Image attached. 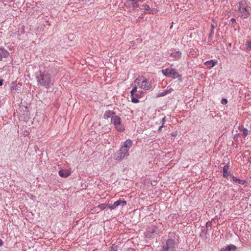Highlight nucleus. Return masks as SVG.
Returning a JSON list of instances; mask_svg holds the SVG:
<instances>
[{"mask_svg": "<svg viewBox=\"0 0 251 251\" xmlns=\"http://www.w3.org/2000/svg\"><path fill=\"white\" fill-rule=\"evenodd\" d=\"M134 82L136 84V86H138L141 89L149 90L151 88V83L144 76L138 77Z\"/></svg>", "mask_w": 251, "mask_h": 251, "instance_id": "nucleus-1", "label": "nucleus"}, {"mask_svg": "<svg viewBox=\"0 0 251 251\" xmlns=\"http://www.w3.org/2000/svg\"><path fill=\"white\" fill-rule=\"evenodd\" d=\"M250 8V6L245 1H241L239 3V16L243 19L248 18L250 14L249 12Z\"/></svg>", "mask_w": 251, "mask_h": 251, "instance_id": "nucleus-2", "label": "nucleus"}, {"mask_svg": "<svg viewBox=\"0 0 251 251\" xmlns=\"http://www.w3.org/2000/svg\"><path fill=\"white\" fill-rule=\"evenodd\" d=\"M145 92L142 90H137V86H135L130 92V96L132 102L136 103L139 102L138 99L143 97Z\"/></svg>", "mask_w": 251, "mask_h": 251, "instance_id": "nucleus-3", "label": "nucleus"}, {"mask_svg": "<svg viewBox=\"0 0 251 251\" xmlns=\"http://www.w3.org/2000/svg\"><path fill=\"white\" fill-rule=\"evenodd\" d=\"M51 77L50 74L48 73L41 74L37 77V81L41 85L47 88L49 87L50 83Z\"/></svg>", "mask_w": 251, "mask_h": 251, "instance_id": "nucleus-4", "label": "nucleus"}, {"mask_svg": "<svg viewBox=\"0 0 251 251\" xmlns=\"http://www.w3.org/2000/svg\"><path fill=\"white\" fill-rule=\"evenodd\" d=\"M162 74L167 77H170L174 79L176 78H179L181 77V75L179 74V73L176 71L175 69H173L171 68H167L166 69H163L162 70ZM179 80L181 81V78H180Z\"/></svg>", "mask_w": 251, "mask_h": 251, "instance_id": "nucleus-5", "label": "nucleus"}, {"mask_svg": "<svg viewBox=\"0 0 251 251\" xmlns=\"http://www.w3.org/2000/svg\"><path fill=\"white\" fill-rule=\"evenodd\" d=\"M111 123L115 126V128L119 131L122 132L124 130V127L121 124V119L116 115L112 116Z\"/></svg>", "mask_w": 251, "mask_h": 251, "instance_id": "nucleus-6", "label": "nucleus"}, {"mask_svg": "<svg viewBox=\"0 0 251 251\" xmlns=\"http://www.w3.org/2000/svg\"><path fill=\"white\" fill-rule=\"evenodd\" d=\"M175 243L174 240L169 239L162 246L161 251H175Z\"/></svg>", "mask_w": 251, "mask_h": 251, "instance_id": "nucleus-7", "label": "nucleus"}, {"mask_svg": "<svg viewBox=\"0 0 251 251\" xmlns=\"http://www.w3.org/2000/svg\"><path fill=\"white\" fill-rule=\"evenodd\" d=\"M128 152L123 150V149L120 148L118 152L115 154L114 158L117 160H121L126 156L128 155Z\"/></svg>", "mask_w": 251, "mask_h": 251, "instance_id": "nucleus-8", "label": "nucleus"}, {"mask_svg": "<svg viewBox=\"0 0 251 251\" xmlns=\"http://www.w3.org/2000/svg\"><path fill=\"white\" fill-rule=\"evenodd\" d=\"M126 201L119 200L117 201H115L113 205L108 204L107 207L111 210H113L115 209L119 206H125L126 205Z\"/></svg>", "mask_w": 251, "mask_h": 251, "instance_id": "nucleus-9", "label": "nucleus"}, {"mask_svg": "<svg viewBox=\"0 0 251 251\" xmlns=\"http://www.w3.org/2000/svg\"><path fill=\"white\" fill-rule=\"evenodd\" d=\"M142 1L141 0H127L126 3L130 8L133 9L139 6V2Z\"/></svg>", "mask_w": 251, "mask_h": 251, "instance_id": "nucleus-10", "label": "nucleus"}, {"mask_svg": "<svg viewBox=\"0 0 251 251\" xmlns=\"http://www.w3.org/2000/svg\"><path fill=\"white\" fill-rule=\"evenodd\" d=\"M132 142L130 139H127L122 145L121 147V148L123 149V150H125L127 152H128V151L130 147L132 146Z\"/></svg>", "mask_w": 251, "mask_h": 251, "instance_id": "nucleus-11", "label": "nucleus"}, {"mask_svg": "<svg viewBox=\"0 0 251 251\" xmlns=\"http://www.w3.org/2000/svg\"><path fill=\"white\" fill-rule=\"evenodd\" d=\"M170 56L174 58L175 60H179L181 57V52L179 51H175L171 53Z\"/></svg>", "mask_w": 251, "mask_h": 251, "instance_id": "nucleus-12", "label": "nucleus"}, {"mask_svg": "<svg viewBox=\"0 0 251 251\" xmlns=\"http://www.w3.org/2000/svg\"><path fill=\"white\" fill-rule=\"evenodd\" d=\"M143 8H142V10H144L145 11H148V13L149 14H153L156 13L157 11L155 9H151L150 6L148 4H143Z\"/></svg>", "mask_w": 251, "mask_h": 251, "instance_id": "nucleus-13", "label": "nucleus"}, {"mask_svg": "<svg viewBox=\"0 0 251 251\" xmlns=\"http://www.w3.org/2000/svg\"><path fill=\"white\" fill-rule=\"evenodd\" d=\"M58 174L61 177H67L70 175L71 173L68 170H60Z\"/></svg>", "mask_w": 251, "mask_h": 251, "instance_id": "nucleus-14", "label": "nucleus"}, {"mask_svg": "<svg viewBox=\"0 0 251 251\" xmlns=\"http://www.w3.org/2000/svg\"><path fill=\"white\" fill-rule=\"evenodd\" d=\"M9 55V52L3 48H0V61L2 57H7Z\"/></svg>", "mask_w": 251, "mask_h": 251, "instance_id": "nucleus-15", "label": "nucleus"}, {"mask_svg": "<svg viewBox=\"0 0 251 251\" xmlns=\"http://www.w3.org/2000/svg\"><path fill=\"white\" fill-rule=\"evenodd\" d=\"M236 247L234 245H229L226 247L222 248L220 251H231L232 250L235 251Z\"/></svg>", "mask_w": 251, "mask_h": 251, "instance_id": "nucleus-16", "label": "nucleus"}, {"mask_svg": "<svg viewBox=\"0 0 251 251\" xmlns=\"http://www.w3.org/2000/svg\"><path fill=\"white\" fill-rule=\"evenodd\" d=\"M217 63V61L211 60L210 61L205 62L204 64L208 68L210 69L213 67Z\"/></svg>", "mask_w": 251, "mask_h": 251, "instance_id": "nucleus-17", "label": "nucleus"}, {"mask_svg": "<svg viewBox=\"0 0 251 251\" xmlns=\"http://www.w3.org/2000/svg\"><path fill=\"white\" fill-rule=\"evenodd\" d=\"M228 165H225L223 168V176L224 177H227L229 175V172L228 171Z\"/></svg>", "mask_w": 251, "mask_h": 251, "instance_id": "nucleus-18", "label": "nucleus"}, {"mask_svg": "<svg viewBox=\"0 0 251 251\" xmlns=\"http://www.w3.org/2000/svg\"><path fill=\"white\" fill-rule=\"evenodd\" d=\"M113 114H114L113 112L110 110H107L104 113L103 117L105 119H107L111 117H112L113 116Z\"/></svg>", "mask_w": 251, "mask_h": 251, "instance_id": "nucleus-19", "label": "nucleus"}, {"mask_svg": "<svg viewBox=\"0 0 251 251\" xmlns=\"http://www.w3.org/2000/svg\"><path fill=\"white\" fill-rule=\"evenodd\" d=\"M245 47L247 50H251V41H247L246 42Z\"/></svg>", "mask_w": 251, "mask_h": 251, "instance_id": "nucleus-20", "label": "nucleus"}, {"mask_svg": "<svg viewBox=\"0 0 251 251\" xmlns=\"http://www.w3.org/2000/svg\"><path fill=\"white\" fill-rule=\"evenodd\" d=\"M233 181L236 182H238L239 184H243L244 181L239 179L235 177H233Z\"/></svg>", "mask_w": 251, "mask_h": 251, "instance_id": "nucleus-21", "label": "nucleus"}, {"mask_svg": "<svg viewBox=\"0 0 251 251\" xmlns=\"http://www.w3.org/2000/svg\"><path fill=\"white\" fill-rule=\"evenodd\" d=\"M162 121V125L159 127V129H158L159 130H161L162 127L164 126V124L165 122H166V117H165L163 118Z\"/></svg>", "mask_w": 251, "mask_h": 251, "instance_id": "nucleus-22", "label": "nucleus"}, {"mask_svg": "<svg viewBox=\"0 0 251 251\" xmlns=\"http://www.w3.org/2000/svg\"><path fill=\"white\" fill-rule=\"evenodd\" d=\"M108 205H106L105 204H100L99 206H98V207L100 208L102 210H103L104 209L106 206H107Z\"/></svg>", "mask_w": 251, "mask_h": 251, "instance_id": "nucleus-23", "label": "nucleus"}, {"mask_svg": "<svg viewBox=\"0 0 251 251\" xmlns=\"http://www.w3.org/2000/svg\"><path fill=\"white\" fill-rule=\"evenodd\" d=\"M243 133L245 137L247 136L248 134V130L247 128H244L243 130Z\"/></svg>", "mask_w": 251, "mask_h": 251, "instance_id": "nucleus-24", "label": "nucleus"}, {"mask_svg": "<svg viewBox=\"0 0 251 251\" xmlns=\"http://www.w3.org/2000/svg\"><path fill=\"white\" fill-rule=\"evenodd\" d=\"M167 94V92H166V91H164V92H162L161 93L158 94L157 95V97H159L164 96Z\"/></svg>", "mask_w": 251, "mask_h": 251, "instance_id": "nucleus-25", "label": "nucleus"}, {"mask_svg": "<svg viewBox=\"0 0 251 251\" xmlns=\"http://www.w3.org/2000/svg\"><path fill=\"white\" fill-rule=\"evenodd\" d=\"M227 102V100L226 99H223L221 100V103L223 104H226Z\"/></svg>", "mask_w": 251, "mask_h": 251, "instance_id": "nucleus-26", "label": "nucleus"}, {"mask_svg": "<svg viewBox=\"0 0 251 251\" xmlns=\"http://www.w3.org/2000/svg\"><path fill=\"white\" fill-rule=\"evenodd\" d=\"M174 91V89L173 88H170L169 89L167 90V91H165L166 92H167V94L171 93Z\"/></svg>", "mask_w": 251, "mask_h": 251, "instance_id": "nucleus-27", "label": "nucleus"}, {"mask_svg": "<svg viewBox=\"0 0 251 251\" xmlns=\"http://www.w3.org/2000/svg\"><path fill=\"white\" fill-rule=\"evenodd\" d=\"M176 135H177V132H173V133H171V136H172L175 137V136H176Z\"/></svg>", "mask_w": 251, "mask_h": 251, "instance_id": "nucleus-28", "label": "nucleus"}, {"mask_svg": "<svg viewBox=\"0 0 251 251\" xmlns=\"http://www.w3.org/2000/svg\"><path fill=\"white\" fill-rule=\"evenodd\" d=\"M3 80L1 79L0 80V86H2L3 85Z\"/></svg>", "mask_w": 251, "mask_h": 251, "instance_id": "nucleus-29", "label": "nucleus"}, {"mask_svg": "<svg viewBox=\"0 0 251 251\" xmlns=\"http://www.w3.org/2000/svg\"><path fill=\"white\" fill-rule=\"evenodd\" d=\"M3 245V242L1 239H0V246H1Z\"/></svg>", "mask_w": 251, "mask_h": 251, "instance_id": "nucleus-30", "label": "nucleus"}, {"mask_svg": "<svg viewBox=\"0 0 251 251\" xmlns=\"http://www.w3.org/2000/svg\"><path fill=\"white\" fill-rule=\"evenodd\" d=\"M231 21H235V19H233V18H232V19H231Z\"/></svg>", "mask_w": 251, "mask_h": 251, "instance_id": "nucleus-31", "label": "nucleus"}]
</instances>
